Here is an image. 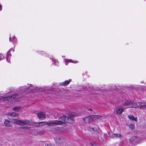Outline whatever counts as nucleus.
<instances>
[{
	"instance_id": "nucleus-1",
	"label": "nucleus",
	"mask_w": 146,
	"mask_h": 146,
	"mask_svg": "<svg viewBox=\"0 0 146 146\" xmlns=\"http://www.w3.org/2000/svg\"><path fill=\"white\" fill-rule=\"evenodd\" d=\"M18 95V94L14 95L12 96H10L7 97H5L0 98V102H3L5 100L10 101L11 103H13L12 101H17L16 100V97Z\"/></svg>"
},
{
	"instance_id": "nucleus-34",
	"label": "nucleus",
	"mask_w": 146,
	"mask_h": 146,
	"mask_svg": "<svg viewBox=\"0 0 146 146\" xmlns=\"http://www.w3.org/2000/svg\"><path fill=\"white\" fill-rule=\"evenodd\" d=\"M43 124V123H40V125H42Z\"/></svg>"
},
{
	"instance_id": "nucleus-5",
	"label": "nucleus",
	"mask_w": 146,
	"mask_h": 146,
	"mask_svg": "<svg viewBox=\"0 0 146 146\" xmlns=\"http://www.w3.org/2000/svg\"><path fill=\"white\" fill-rule=\"evenodd\" d=\"M98 127L95 125H92L87 127V129L90 131L96 134L98 133Z\"/></svg>"
},
{
	"instance_id": "nucleus-24",
	"label": "nucleus",
	"mask_w": 146,
	"mask_h": 146,
	"mask_svg": "<svg viewBox=\"0 0 146 146\" xmlns=\"http://www.w3.org/2000/svg\"><path fill=\"white\" fill-rule=\"evenodd\" d=\"M47 122H46V121L40 122V123H43V124L42 125H40V126H43L44 125H45L46 124L47 125V123H48Z\"/></svg>"
},
{
	"instance_id": "nucleus-28",
	"label": "nucleus",
	"mask_w": 146,
	"mask_h": 146,
	"mask_svg": "<svg viewBox=\"0 0 146 146\" xmlns=\"http://www.w3.org/2000/svg\"><path fill=\"white\" fill-rule=\"evenodd\" d=\"M132 138V140L135 141V140H136L138 139V137H133V138Z\"/></svg>"
},
{
	"instance_id": "nucleus-14",
	"label": "nucleus",
	"mask_w": 146,
	"mask_h": 146,
	"mask_svg": "<svg viewBox=\"0 0 146 146\" xmlns=\"http://www.w3.org/2000/svg\"><path fill=\"white\" fill-rule=\"evenodd\" d=\"M139 106L141 108H146V102H139Z\"/></svg>"
},
{
	"instance_id": "nucleus-29",
	"label": "nucleus",
	"mask_w": 146,
	"mask_h": 146,
	"mask_svg": "<svg viewBox=\"0 0 146 146\" xmlns=\"http://www.w3.org/2000/svg\"><path fill=\"white\" fill-rule=\"evenodd\" d=\"M47 146H54V145H52L51 144L49 143L47 144Z\"/></svg>"
},
{
	"instance_id": "nucleus-17",
	"label": "nucleus",
	"mask_w": 146,
	"mask_h": 146,
	"mask_svg": "<svg viewBox=\"0 0 146 146\" xmlns=\"http://www.w3.org/2000/svg\"><path fill=\"white\" fill-rule=\"evenodd\" d=\"M8 115L12 117H16L18 116V114L14 112H13L10 113H9Z\"/></svg>"
},
{
	"instance_id": "nucleus-4",
	"label": "nucleus",
	"mask_w": 146,
	"mask_h": 146,
	"mask_svg": "<svg viewBox=\"0 0 146 146\" xmlns=\"http://www.w3.org/2000/svg\"><path fill=\"white\" fill-rule=\"evenodd\" d=\"M47 125L49 126H56L58 125H62L64 123L60 120H55L48 121L47 122Z\"/></svg>"
},
{
	"instance_id": "nucleus-7",
	"label": "nucleus",
	"mask_w": 146,
	"mask_h": 146,
	"mask_svg": "<svg viewBox=\"0 0 146 146\" xmlns=\"http://www.w3.org/2000/svg\"><path fill=\"white\" fill-rule=\"evenodd\" d=\"M38 117L40 120L44 119L45 118V114L42 112H40L37 114Z\"/></svg>"
},
{
	"instance_id": "nucleus-33",
	"label": "nucleus",
	"mask_w": 146,
	"mask_h": 146,
	"mask_svg": "<svg viewBox=\"0 0 146 146\" xmlns=\"http://www.w3.org/2000/svg\"><path fill=\"white\" fill-rule=\"evenodd\" d=\"M89 110H90V111H92V109H89Z\"/></svg>"
},
{
	"instance_id": "nucleus-31",
	"label": "nucleus",
	"mask_w": 146,
	"mask_h": 146,
	"mask_svg": "<svg viewBox=\"0 0 146 146\" xmlns=\"http://www.w3.org/2000/svg\"><path fill=\"white\" fill-rule=\"evenodd\" d=\"M91 144H92L93 146H94L96 145L95 143L94 142H93L92 144V143H91Z\"/></svg>"
},
{
	"instance_id": "nucleus-13",
	"label": "nucleus",
	"mask_w": 146,
	"mask_h": 146,
	"mask_svg": "<svg viewBox=\"0 0 146 146\" xmlns=\"http://www.w3.org/2000/svg\"><path fill=\"white\" fill-rule=\"evenodd\" d=\"M139 106V102L137 103L136 102H133L132 103L131 106V107H130L135 108Z\"/></svg>"
},
{
	"instance_id": "nucleus-19",
	"label": "nucleus",
	"mask_w": 146,
	"mask_h": 146,
	"mask_svg": "<svg viewBox=\"0 0 146 146\" xmlns=\"http://www.w3.org/2000/svg\"><path fill=\"white\" fill-rule=\"evenodd\" d=\"M129 118L132 120L135 121H137V118H135L133 116L129 115L128 116Z\"/></svg>"
},
{
	"instance_id": "nucleus-16",
	"label": "nucleus",
	"mask_w": 146,
	"mask_h": 146,
	"mask_svg": "<svg viewBox=\"0 0 146 146\" xmlns=\"http://www.w3.org/2000/svg\"><path fill=\"white\" fill-rule=\"evenodd\" d=\"M67 117L66 116H62L60 117L59 119L62 120V122H63L64 123V124H64V122H66V120Z\"/></svg>"
},
{
	"instance_id": "nucleus-6",
	"label": "nucleus",
	"mask_w": 146,
	"mask_h": 146,
	"mask_svg": "<svg viewBox=\"0 0 146 146\" xmlns=\"http://www.w3.org/2000/svg\"><path fill=\"white\" fill-rule=\"evenodd\" d=\"M56 143L58 145H60L61 146H63L65 143L64 139L61 137H57L55 138Z\"/></svg>"
},
{
	"instance_id": "nucleus-12",
	"label": "nucleus",
	"mask_w": 146,
	"mask_h": 146,
	"mask_svg": "<svg viewBox=\"0 0 146 146\" xmlns=\"http://www.w3.org/2000/svg\"><path fill=\"white\" fill-rule=\"evenodd\" d=\"M71 81V79H69L68 80H66L64 82L60 83V84L62 85L66 86L69 84Z\"/></svg>"
},
{
	"instance_id": "nucleus-15",
	"label": "nucleus",
	"mask_w": 146,
	"mask_h": 146,
	"mask_svg": "<svg viewBox=\"0 0 146 146\" xmlns=\"http://www.w3.org/2000/svg\"><path fill=\"white\" fill-rule=\"evenodd\" d=\"M132 102L131 101H127L125 103V106H124L125 105H127V106H129V108H130V107H131L132 105Z\"/></svg>"
},
{
	"instance_id": "nucleus-20",
	"label": "nucleus",
	"mask_w": 146,
	"mask_h": 146,
	"mask_svg": "<svg viewBox=\"0 0 146 146\" xmlns=\"http://www.w3.org/2000/svg\"><path fill=\"white\" fill-rule=\"evenodd\" d=\"M21 108L20 106L15 107L12 108V110L15 112L18 111L21 109Z\"/></svg>"
},
{
	"instance_id": "nucleus-26",
	"label": "nucleus",
	"mask_w": 146,
	"mask_h": 146,
	"mask_svg": "<svg viewBox=\"0 0 146 146\" xmlns=\"http://www.w3.org/2000/svg\"><path fill=\"white\" fill-rule=\"evenodd\" d=\"M129 127L131 129H133L134 128V125L133 124H130V125H129Z\"/></svg>"
},
{
	"instance_id": "nucleus-3",
	"label": "nucleus",
	"mask_w": 146,
	"mask_h": 146,
	"mask_svg": "<svg viewBox=\"0 0 146 146\" xmlns=\"http://www.w3.org/2000/svg\"><path fill=\"white\" fill-rule=\"evenodd\" d=\"M98 118L97 115H90L82 118L84 121L86 123H90V122Z\"/></svg>"
},
{
	"instance_id": "nucleus-32",
	"label": "nucleus",
	"mask_w": 146,
	"mask_h": 146,
	"mask_svg": "<svg viewBox=\"0 0 146 146\" xmlns=\"http://www.w3.org/2000/svg\"><path fill=\"white\" fill-rule=\"evenodd\" d=\"M2 9V6L0 5V11H1Z\"/></svg>"
},
{
	"instance_id": "nucleus-30",
	"label": "nucleus",
	"mask_w": 146,
	"mask_h": 146,
	"mask_svg": "<svg viewBox=\"0 0 146 146\" xmlns=\"http://www.w3.org/2000/svg\"><path fill=\"white\" fill-rule=\"evenodd\" d=\"M76 113H73L72 114H71V115L73 116V117H74V116H76Z\"/></svg>"
},
{
	"instance_id": "nucleus-35",
	"label": "nucleus",
	"mask_w": 146,
	"mask_h": 146,
	"mask_svg": "<svg viewBox=\"0 0 146 146\" xmlns=\"http://www.w3.org/2000/svg\"><path fill=\"white\" fill-rule=\"evenodd\" d=\"M24 90H25V88H24Z\"/></svg>"
},
{
	"instance_id": "nucleus-11",
	"label": "nucleus",
	"mask_w": 146,
	"mask_h": 146,
	"mask_svg": "<svg viewBox=\"0 0 146 146\" xmlns=\"http://www.w3.org/2000/svg\"><path fill=\"white\" fill-rule=\"evenodd\" d=\"M4 124L5 126L7 127H11L10 125V121L9 120L5 119V121L4 122Z\"/></svg>"
},
{
	"instance_id": "nucleus-10",
	"label": "nucleus",
	"mask_w": 146,
	"mask_h": 146,
	"mask_svg": "<svg viewBox=\"0 0 146 146\" xmlns=\"http://www.w3.org/2000/svg\"><path fill=\"white\" fill-rule=\"evenodd\" d=\"M74 119L71 116H69L67 118L66 120V123H71L73 121Z\"/></svg>"
},
{
	"instance_id": "nucleus-22",
	"label": "nucleus",
	"mask_w": 146,
	"mask_h": 146,
	"mask_svg": "<svg viewBox=\"0 0 146 146\" xmlns=\"http://www.w3.org/2000/svg\"><path fill=\"white\" fill-rule=\"evenodd\" d=\"M11 56V55H10L9 52V51L8 52H7V58H6V60H7V61L9 62L8 60V58H9V56Z\"/></svg>"
},
{
	"instance_id": "nucleus-9",
	"label": "nucleus",
	"mask_w": 146,
	"mask_h": 146,
	"mask_svg": "<svg viewBox=\"0 0 146 146\" xmlns=\"http://www.w3.org/2000/svg\"><path fill=\"white\" fill-rule=\"evenodd\" d=\"M123 111V109L122 108H118L116 109L115 111L119 115H120Z\"/></svg>"
},
{
	"instance_id": "nucleus-2",
	"label": "nucleus",
	"mask_w": 146,
	"mask_h": 146,
	"mask_svg": "<svg viewBox=\"0 0 146 146\" xmlns=\"http://www.w3.org/2000/svg\"><path fill=\"white\" fill-rule=\"evenodd\" d=\"M12 121L13 123L21 126H23L30 123V122L27 120L20 121L13 119L12 120Z\"/></svg>"
},
{
	"instance_id": "nucleus-25",
	"label": "nucleus",
	"mask_w": 146,
	"mask_h": 146,
	"mask_svg": "<svg viewBox=\"0 0 146 146\" xmlns=\"http://www.w3.org/2000/svg\"><path fill=\"white\" fill-rule=\"evenodd\" d=\"M4 58V56L1 54H0V60L3 59Z\"/></svg>"
},
{
	"instance_id": "nucleus-27",
	"label": "nucleus",
	"mask_w": 146,
	"mask_h": 146,
	"mask_svg": "<svg viewBox=\"0 0 146 146\" xmlns=\"http://www.w3.org/2000/svg\"><path fill=\"white\" fill-rule=\"evenodd\" d=\"M21 127L22 128L24 129H28L29 128V127H27V126L23 127Z\"/></svg>"
},
{
	"instance_id": "nucleus-23",
	"label": "nucleus",
	"mask_w": 146,
	"mask_h": 146,
	"mask_svg": "<svg viewBox=\"0 0 146 146\" xmlns=\"http://www.w3.org/2000/svg\"><path fill=\"white\" fill-rule=\"evenodd\" d=\"M40 122H36V123H35L34 124V126H35L36 127H38L40 125Z\"/></svg>"
},
{
	"instance_id": "nucleus-21",
	"label": "nucleus",
	"mask_w": 146,
	"mask_h": 146,
	"mask_svg": "<svg viewBox=\"0 0 146 146\" xmlns=\"http://www.w3.org/2000/svg\"><path fill=\"white\" fill-rule=\"evenodd\" d=\"M65 62H66V65H67V62H74L75 63V62H74V61H73L71 59H66L65 60Z\"/></svg>"
},
{
	"instance_id": "nucleus-8",
	"label": "nucleus",
	"mask_w": 146,
	"mask_h": 146,
	"mask_svg": "<svg viewBox=\"0 0 146 146\" xmlns=\"http://www.w3.org/2000/svg\"><path fill=\"white\" fill-rule=\"evenodd\" d=\"M110 137L111 138L114 139L117 137H122V135L121 134L117 133V134H113L110 136Z\"/></svg>"
},
{
	"instance_id": "nucleus-18",
	"label": "nucleus",
	"mask_w": 146,
	"mask_h": 146,
	"mask_svg": "<svg viewBox=\"0 0 146 146\" xmlns=\"http://www.w3.org/2000/svg\"><path fill=\"white\" fill-rule=\"evenodd\" d=\"M9 40L10 41L12 42L13 43L16 42L17 41L16 38L15 36H14L13 38L11 39V37H10Z\"/></svg>"
}]
</instances>
